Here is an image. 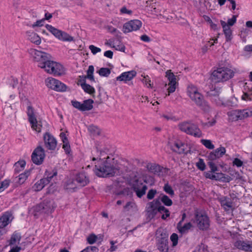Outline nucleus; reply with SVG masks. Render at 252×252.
<instances>
[{
	"label": "nucleus",
	"mask_w": 252,
	"mask_h": 252,
	"mask_svg": "<svg viewBox=\"0 0 252 252\" xmlns=\"http://www.w3.org/2000/svg\"><path fill=\"white\" fill-rule=\"evenodd\" d=\"M29 52L37 66L45 72L55 76H61L65 74V68L61 63L52 60L50 55L35 48H30Z\"/></svg>",
	"instance_id": "f257e3e1"
},
{
	"label": "nucleus",
	"mask_w": 252,
	"mask_h": 252,
	"mask_svg": "<svg viewBox=\"0 0 252 252\" xmlns=\"http://www.w3.org/2000/svg\"><path fill=\"white\" fill-rule=\"evenodd\" d=\"M92 161L95 165L94 172L98 177L112 176L124 172V166L118 164L112 157H93Z\"/></svg>",
	"instance_id": "f03ea898"
},
{
	"label": "nucleus",
	"mask_w": 252,
	"mask_h": 252,
	"mask_svg": "<svg viewBox=\"0 0 252 252\" xmlns=\"http://www.w3.org/2000/svg\"><path fill=\"white\" fill-rule=\"evenodd\" d=\"M152 185L154 183V178L150 176L141 177L140 175L133 174L129 181L130 185L132 187L138 197H141L145 194L147 188L142 181Z\"/></svg>",
	"instance_id": "7ed1b4c3"
},
{
	"label": "nucleus",
	"mask_w": 252,
	"mask_h": 252,
	"mask_svg": "<svg viewBox=\"0 0 252 252\" xmlns=\"http://www.w3.org/2000/svg\"><path fill=\"white\" fill-rule=\"evenodd\" d=\"M236 69L235 68L228 66L220 67L214 70L211 74L212 80L216 83H223L232 78Z\"/></svg>",
	"instance_id": "20e7f679"
},
{
	"label": "nucleus",
	"mask_w": 252,
	"mask_h": 252,
	"mask_svg": "<svg viewBox=\"0 0 252 252\" xmlns=\"http://www.w3.org/2000/svg\"><path fill=\"white\" fill-rule=\"evenodd\" d=\"M19 96L21 102L23 106L27 107H32L31 103L28 97L29 96L32 92V87L27 82V78L26 76L22 77L20 83V86L18 88Z\"/></svg>",
	"instance_id": "39448f33"
},
{
	"label": "nucleus",
	"mask_w": 252,
	"mask_h": 252,
	"mask_svg": "<svg viewBox=\"0 0 252 252\" xmlns=\"http://www.w3.org/2000/svg\"><path fill=\"white\" fill-rule=\"evenodd\" d=\"M56 207V205L53 200L45 199L34 206L31 211L35 216H36L41 214H51Z\"/></svg>",
	"instance_id": "423d86ee"
},
{
	"label": "nucleus",
	"mask_w": 252,
	"mask_h": 252,
	"mask_svg": "<svg viewBox=\"0 0 252 252\" xmlns=\"http://www.w3.org/2000/svg\"><path fill=\"white\" fill-rule=\"evenodd\" d=\"M45 27L48 31L59 40L67 42L74 41L76 43V45L79 44V47H82V45L80 44L82 42L81 40L75 39L66 32L60 30L52 25L46 24Z\"/></svg>",
	"instance_id": "0eeeda50"
},
{
	"label": "nucleus",
	"mask_w": 252,
	"mask_h": 252,
	"mask_svg": "<svg viewBox=\"0 0 252 252\" xmlns=\"http://www.w3.org/2000/svg\"><path fill=\"white\" fill-rule=\"evenodd\" d=\"M187 93L190 99L197 105L203 106L205 104L203 95L196 86L193 85H189Z\"/></svg>",
	"instance_id": "6e6552de"
},
{
	"label": "nucleus",
	"mask_w": 252,
	"mask_h": 252,
	"mask_svg": "<svg viewBox=\"0 0 252 252\" xmlns=\"http://www.w3.org/2000/svg\"><path fill=\"white\" fill-rule=\"evenodd\" d=\"M180 129L186 133L196 137L202 136V132L197 125L190 122H184L179 125Z\"/></svg>",
	"instance_id": "1a4fd4ad"
},
{
	"label": "nucleus",
	"mask_w": 252,
	"mask_h": 252,
	"mask_svg": "<svg viewBox=\"0 0 252 252\" xmlns=\"http://www.w3.org/2000/svg\"><path fill=\"white\" fill-rule=\"evenodd\" d=\"M88 183V179L85 174L81 173L76 176L75 181L68 180L65 183V188L67 189H74L77 187H84L87 185Z\"/></svg>",
	"instance_id": "9d476101"
},
{
	"label": "nucleus",
	"mask_w": 252,
	"mask_h": 252,
	"mask_svg": "<svg viewBox=\"0 0 252 252\" xmlns=\"http://www.w3.org/2000/svg\"><path fill=\"white\" fill-rule=\"evenodd\" d=\"M168 235L166 230L161 228H158L156 233V238L157 242L160 243L161 246L160 249L163 252H168L167 239Z\"/></svg>",
	"instance_id": "9b49d317"
},
{
	"label": "nucleus",
	"mask_w": 252,
	"mask_h": 252,
	"mask_svg": "<svg viewBox=\"0 0 252 252\" xmlns=\"http://www.w3.org/2000/svg\"><path fill=\"white\" fill-rule=\"evenodd\" d=\"M46 178H43L37 181L32 187V189L34 191H39L41 190L44 186L50 183L57 175V172L53 171L49 173V171L46 172Z\"/></svg>",
	"instance_id": "f8f14e48"
},
{
	"label": "nucleus",
	"mask_w": 252,
	"mask_h": 252,
	"mask_svg": "<svg viewBox=\"0 0 252 252\" xmlns=\"http://www.w3.org/2000/svg\"><path fill=\"white\" fill-rule=\"evenodd\" d=\"M27 113L32 129L37 132H40L42 125L41 122L37 121L32 107H29L27 109Z\"/></svg>",
	"instance_id": "ddd939ff"
},
{
	"label": "nucleus",
	"mask_w": 252,
	"mask_h": 252,
	"mask_svg": "<svg viewBox=\"0 0 252 252\" xmlns=\"http://www.w3.org/2000/svg\"><path fill=\"white\" fill-rule=\"evenodd\" d=\"M164 210V207L162 206L159 200H154L153 201L147 204L146 206V210L149 214L150 217H154L157 213L160 210Z\"/></svg>",
	"instance_id": "4468645a"
},
{
	"label": "nucleus",
	"mask_w": 252,
	"mask_h": 252,
	"mask_svg": "<svg viewBox=\"0 0 252 252\" xmlns=\"http://www.w3.org/2000/svg\"><path fill=\"white\" fill-rule=\"evenodd\" d=\"M142 23L137 19L131 20L123 25L122 31L124 33H127L132 31H136L142 27Z\"/></svg>",
	"instance_id": "2eb2a0df"
},
{
	"label": "nucleus",
	"mask_w": 252,
	"mask_h": 252,
	"mask_svg": "<svg viewBox=\"0 0 252 252\" xmlns=\"http://www.w3.org/2000/svg\"><path fill=\"white\" fill-rule=\"evenodd\" d=\"M197 227L202 230L207 229L210 226V221L207 216L204 213L197 212L195 216Z\"/></svg>",
	"instance_id": "dca6fc26"
},
{
	"label": "nucleus",
	"mask_w": 252,
	"mask_h": 252,
	"mask_svg": "<svg viewBox=\"0 0 252 252\" xmlns=\"http://www.w3.org/2000/svg\"><path fill=\"white\" fill-rule=\"evenodd\" d=\"M45 156L44 149L41 147H38L33 151L32 155V159L34 163L39 165L43 162Z\"/></svg>",
	"instance_id": "f3484780"
},
{
	"label": "nucleus",
	"mask_w": 252,
	"mask_h": 252,
	"mask_svg": "<svg viewBox=\"0 0 252 252\" xmlns=\"http://www.w3.org/2000/svg\"><path fill=\"white\" fill-rule=\"evenodd\" d=\"M166 76L168 80V83L166 85L168 87L167 88V91L168 95H169L170 93L175 92L177 85V82L175 75L171 72L170 70L166 71Z\"/></svg>",
	"instance_id": "a211bd4d"
},
{
	"label": "nucleus",
	"mask_w": 252,
	"mask_h": 252,
	"mask_svg": "<svg viewBox=\"0 0 252 252\" xmlns=\"http://www.w3.org/2000/svg\"><path fill=\"white\" fill-rule=\"evenodd\" d=\"M220 89L215 90H211L209 93V94L211 96V100L217 105L219 106H225L226 100L222 96L220 95Z\"/></svg>",
	"instance_id": "6ab92c4d"
},
{
	"label": "nucleus",
	"mask_w": 252,
	"mask_h": 252,
	"mask_svg": "<svg viewBox=\"0 0 252 252\" xmlns=\"http://www.w3.org/2000/svg\"><path fill=\"white\" fill-rule=\"evenodd\" d=\"M229 122H236L245 119L243 109H233L229 110L227 113Z\"/></svg>",
	"instance_id": "aec40b11"
},
{
	"label": "nucleus",
	"mask_w": 252,
	"mask_h": 252,
	"mask_svg": "<svg viewBox=\"0 0 252 252\" xmlns=\"http://www.w3.org/2000/svg\"><path fill=\"white\" fill-rule=\"evenodd\" d=\"M43 137L45 147L50 150H55L57 145L56 138L49 133H46Z\"/></svg>",
	"instance_id": "412c9836"
},
{
	"label": "nucleus",
	"mask_w": 252,
	"mask_h": 252,
	"mask_svg": "<svg viewBox=\"0 0 252 252\" xmlns=\"http://www.w3.org/2000/svg\"><path fill=\"white\" fill-rule=\"evenodd\" d=\"M172 149L179 154L186 153L189 151V147L186 143L177 140L171 146Z\"/></svg>",
	"instance_id": "4be33fe9"
},
{
	"label": "nucleus",
	"mask_w": 252,
	"mask_h": 252,
	"mask_svg": "<svg viewBox=\"0 0 252 252\" xmlns=\"http://www.w3.org/2000/svg\"><path fill=\"white\" fill-rule=\"evenodd\" d=\"M225 152V149L223 147H220L210 152L207 156V158L210 161L215 160L222 157Z\"/></svg>",
	"instance_id": "5701e85b"
},
{
	"label": "nucleus",
	"mask_w": 252,
	"mask_h": 252,
	"mask_svg": "<svg viewBox=\"0 0 252 252\" xmlns=\"http://www.w3.org/2000/svg\"><path fill=\"white\" fill-rule=\"evenodd\" d=\"M136 72L133 70L124 72L117 77V80L126 82L131 80L136 75Z\"/></svg>",
	"instance_id": "b1692460"
},
{
	"label": "nucleus",
	"mask_w": 252,
	"mask_h": 252,
	"mask_svg": "<svg viewBox=\"0 0 252 252\" xmlns=\"http://www.w3.org/2000/svg\"><path fill=\"white\" fill-rule=\"evenodd\" d=\"M208 179L211 180H214L223 183H228L232 180V178L228 175L219 172L216 174L215 176H208Z\"/></svg>",
	"instance_id": "393cba45"
},
{
	"label": "nucleus",
	"mask_w": 252,
	"mask_h": 252,
	"mask_svg": "<svg viewBox=\"0 0 252 252\" xmlns=\"http://www.w3.org/2000/svg\"><path fill=\"white\" fill-rule=\"evenodd\" d=\"M13 217L12 214L9 212L3 214L0 218V228H3L10 223Z\"/></svg>",
	"instance_id": "a878e982"
},
{
	"label": "nucleus",
	"mask_w": 252,
	"mask_h": 252,
	"mask_svg": "<svg viewBox=\"0 0 252 252\" xmlns=\"http://www.w3.org/2000/svg\"><path fill=\"white\" fill-rule=\"evenodd\" d=\"M208 164L210 169V170L205 172L204 173V176L208 179V176L210 175V176H215L216 174L218 173V168L216 164L213 162V161H210L208 162Z\"/></svg>",
	"instance_id": "bb28decb"
},
{
	"label": "nucleus",
	"mask_w": 252,
	"mask_h": 252,
	"mask_svg": "<svg viewBox=\"0 0 252 252\" xmlns=\"http://www.w3.org/2000/svg\"><path fill=\"white\" fill-rule=\"evenodd\" d=\"M124 210L130 215H134L137 212L138 209L136 204L132 201L127 202L124 207Z\"/></svg>",
	"instance_id": "cd10ccee"
},
{
	"label": "nucleus",
	"mask_w": 252,
	"mask_h": 252,
	"mask_svg": "<svg viewBox=\"0 0 252 252\" xmlns=\"http://www.w3.org/2000/svg\"><path fill=\"white\" fill-rule=\"evenodd\" d=\"M221 26L223 29L224 34H225L226 41H228L232 39V32L231 30L229 27H228L225 22L222 20L220 21Z\"/></svg>",
	"instance_id": "c85d7f7f"
},
{
	"label": "nucleus",
	"mask_w": 252,
	"mask_h": 252,
	"mask_svg": "<svg viewBox=\"0 0 252 252\" xmlns=\"http://www.w3.org/2000/svg\"><path fill=\"white\" fill-rule=\"evenodd\" d=\"M251 242L237 241L235 242V246L238 249L245 251H249Z\"/></svg>",
	"instance_id": "c756f323"
},
{
	"label": "nucleus",
	"mask_w": 252,
	"mask_h": 252,
	"mask_svg": "<svg viewBox=\"0 0 252 252\" xmlns=\"http://www.w3.org/2000/svg\"><path fill=\"white\" fill-rule=\"evenodd\" d=\"M31 174V170L25 171L24 173L20 174L16 178V182L19 185L24 183Z\"/></svg>",
	"instance_id": "7c9ffc66"
},
{
	"label": "nucleus",
	"mask_w": 252,
	"mask_h": 252,
	"mask_svg": "<svg viewBox=\"0 0 252 252\" xmlns=\"http://www.w3.org/2000/svg\"><path fill=\"white\" fill-rule=\"evenodd\" d=\"M192 225L188 222L183 225L182 221H180L177 225V229L181 233L188 232L191 227Z\"/></svg>",
	"instance_id": "2f4dec72"
},
{
	"label": "nucleus",
	"mask_w": 252,
	"mask_h": 252,
	"mask_svg": "<svg viewBox=\"0 0 252 252\" xmlns=\"http://www.w3.org/2000/svg\"><path fill=\"white\" fill-rule=\"evenodd\" d=\"M94 101L91 99H89L84 101L82 103V111H88L93 108Z\"/></svg>",
	"instance_id": "473e14b6"
},
{
	"label": "nucleus",
	"mask_w": 252,
	"mask_h": 252,
	"mask_svg": "<svg viewBox=\"0 0 252 252\" xmlns=\"http://www.w3.org/2000/svg\"><path fill=\"white\" fill-rule=\"evenodd\" d=\"M58 79L50 77L47 78L45 80V83L46 86L49 89L53 90L55 89L56 84L57 82Z\"/></svg>",
	"instance_id": "72a5a7b5"
},
{
	"label": "nucleus",
	"mask_w": 252,
	"mask_h": 252,
	"mask_svg": "<svg viewBox=\"0 0 252 252\" xmlns=\"http://www.w3.org/2000/svg\"><path fill=\"white\" fill-rule=\"evenodd\" d=\"M68 87L65 84L58 80L54 90L57 92H63L66 91Z\"/></svg>",
	"instance_id": "f704fd0d"
},
{
	"label": "nucleus",
	"mask_w": 252,
	"mask_h": 252,
	"mask_svg": "<svg viewBox=\"0 0 252 252\" xmlns=\"http://www.w3.org/2000/svg\"><path fill=\"white\" fill-rule=\"evenodd\" d=\"M238 99L235 96H232L229 99L226 101L225 104V107H235L238 106Z\"/></svg>",
	"instance_id": "c9c22d12"
},
{
	"label": "nucleus",
	"mask_w": 252,
	"mask_h": 252,
	"mask_svg": "<svg viewBox=\"0 0 252 252\" xmlns=\"http://www.w3.org/2000/svg\"><path fill=\"white\" fill-rule=\"evenodd\" d=\"M141 76L142 77L141 80L144 85L148 88H152L153 85L149 76L144 73L142 74Z\"/></svg>",
	"instance_id": "e433bc0d"
},
{
	"label": "nucleus",
	"mask_w": 252,
	"mask_h": 252,
	"mask_svg": "<svg viewBox=\"0 0 252 252\" xmlns=\"http://www.w3.org/2000/svg\"><path fill=\"white\" fill-rule=\"evenodd\" d=\"M240 52L244 58L247 59L252 57V48H242Z\"/></svg>",
	"instance_id": "4c0bfd02"
},
{
	"label": "nucleus",
	"mask_w": 252,
	"mask_h": 252,
	"mask_svg": "<svg viewBox=\"0 0 252 252\" xmlns=\"http://www.w3.org/2000/svg\"><path fill=\"white\" fill-rule=\"evenodd\" d=\"M97 73L101 76L107 77L111 73V70L108 68L102 67L97 71Z\"/></svg>",
	"instance_id": "58836bf2"
},
{
	"label": "nucleus",
	"mask_w": 252,
	"mask_h": 252,
	"mask_svg": "<svg viewBox=\"0 0 252 252\" xmlns=\"http://www.w3.org/2000/svg\"><path fill=\"white\" fill-rule=\"evenodd\" d=\"M21 236L18 233H14L12 236L11 240H10V245H16L17 244H19L20 241Z\"/></svg>",
	"instance_id": "ea45409f"
},
{
	"label": "nucleus",
	"mask_w": 252,
	"mask_h": 252,
	"mask_svg": "<svg viewBox=\"0 0 252 252\" xmlns=\"http://www.w3.org/2000/svg\"><path fill=\"white\" fill-rule=\"evenodd\" d=\"M195 165L198 169L201 171H204L206 168V164L204 160L202 158H199L195 163Z\"/></svg>",
	"instance_id": "a19ab883"
},
{
	"label": "nucleus",
	"mask_w": 252,
	"mask_h": 252,
	"mask_svg": "<svg viewBox=\"0 0 252 252\" xmlns=\"http://www.w3.org/2000/svg\"><path fill=\"white\" fill-rule=\"evenodd\" d=\"M82 88L84 91V92L90 94H92L95 92L94 88L87 84L83 85Z\"/></svg>",
	"instance_id": "79ce46f5"
},
{
	"label": "nucleus",
	"mask_w": 252,
	"mask_h": 252,
	"mask_svg": "<svg viewBox=\"0 0 252 252\" xmlns=\"http://www.w3.org/2000/svg\"><path fill=\"white\" fill-rule=\"evenodd\" d=\"M31 41L35 44L38 45L41 43V39L40 37L36 33H33L31 35Z\"/></svg>",
	"instance_id": "37998d69"
},
{
	"label": "nucleus",
	"mask_w": 252,
	"mask_h": 252,
	"mask_svg": "<svg viewBox=\"0 0 252 252\" xmlns=\"http://www.w3.org/2000/svg\"><path fill=\"white\" fill-rule=\"evenodd\" d=\"M201 143L207 148L209 149H213L215 148L214 145L211 140L207 139L201 140Z\"/></svg>",
	"instance_id": "c03bdc74"
},
{
	"label": "nucleus",
	"mask_w": 252,
	"mask_h": 252,
	"mask_svg": "<svg viewBox=\"0 0 252 252\" xmlns=\"http://www.w3.org/2000/svg\"><path fill=\"white\" fill-rule=\"evenodd\" d=\"M98 237H100V236H98L94 234H91L87 237V241L90 244H94L97 241Z\"/></svg>",
	"instance_id": "a18cd8bd"
},
{
	"label": "nucleus",
	"mask_w": 252,
	"mask_h": 252,
	"mask_svg": "<svg viewBox=\"0 0 252 252\" xmlns=\"http://www.w3.org/2000/svg\"><path fill=\"white\" fill-rule=\"evenodd\" d=\"M162 202L166 206H170L172 204V201L166 195H164L160 198Z\"/></svg>",
	"instance_id": "49530a36"
},
{
	"label": "nucleus",
	"mask_w": 252,
	"mask_h": 252,
	"mask_svg": "<svg viewBox=\"0 0 252 252\" xmlns=\"http://www.w3.org/2000/svg\"><path fill=\"white\" fill-rule=\"evenodd\" d=\"M26 165V162L25 160H20L16 162L15 164V170L17 171L23 169Z\"/></svg>",
	"instance_id": "de8ad7c7"
},
{
	"label": "nucleus",
	"mask_w": 252,
	"mask_h": 252,
	"mask_svg": "<svg viewBox=\"0 0 252 252\" xmlns=\"http://www.w3.org/2000/svg\"><path fill=\"white\" fill-rule=\"evenodd\" d=\"M60 138L63 143L68 142V133L67 131H62L60 134Z\"/></svg>",
	"instance_id": "09e8293b"
},
{
	"label": "nucleus",
	"mask_w": 252,
	"mask_h": 252,
	"mask_svg": "<svg viewBox=\"0 0 252 252\" xmlns=\"http://www.w3.org/2000/svg\"><path fill=\"white\" fill-rule=\"evenodd\" d=\"M94 71V67L93 65H90L87 70V77L91 80H94V77L93 75Z\"/></svg>",
	"instance_id": "8fccbe9b"
},
{
	"label": "nucleus",
	"mask_w": 252,
	"mask_h": 252,
	"mask_svg": "<svg viewBox=\"0 0 252 252\" xmlns=\"http://www.w3.org/2000/svg\"><path fill=\"white\" fill-rule=\"evenodd\" d=\"M170 241L172 243V246L175 247L177 246L178 243V236L176 233H173L170 238Z\"/></svg>",
	"instance_id": "3c124183"
},
{
	"label": "nucleus",
	"mask_w": 252,
	"mask_h": 252,
	"mask_svg": "<svg viewBox=\"0 0 252 252\" xmlns=\"http://www.w3.org/2000/svg\"><path fill=\"white\" fill-rule=\"evenodd\" d=\"M221 204L225 210L230 208L232 206L231 203L225 198L221 200Z\"/></svg>",
	"instance_id": "603ef678"
},
{
	"label": "nucleus",
	"mask_w": 252,
	"mask_h": 252,
	"mask_svg": "<svg viewBox=\"0 0 252 252\" xmlns=\"http://www.w3.org/2000/svg\"><path fill=\"white\" fill-rule=\"evenodd\" d=\"M10 181L9 180H5L0 183V192L6 189L9 185Z\"/></svg>",
	"instance_id": "864d4df0"
},
{
	"label": "nucleus",
	"mask_w": 252,
	"mask_h": 252,
	"mask_svg": "<svg viewBox=\"0 0 252 252\" xmlns=\"http://www.w3.org/2000/svg\"><path fill=\"white\" fill-rule=\"evenodd\" d=\"M238 16V15H233L231 18L228 19L227 23H226L228 27H230V26H232L236 23Z\"/></svg>",
	"instance_id": "5fc2aeb1"
},
{
	"label": "nucleus",
	"mask_w": 252,
	"mask_h": 252,
	"mask_svg": "<svg viewBox=\"0 0 252 252\" xmlns=\"http://www.w3.org/2000/svg\"><path fill=\"white\" fill-rule=\"evenodd\" d=\"M163 189L167 194L171 196H173L174 194V192L172 188L167 184L164 185Z\"/></svg>",
	"instance_id": "6e6d98bb"
},
{
	"label": "nucleus",
	"mask_w": 252,
	"mask_h": 252,
	"mask_svg": "<svg viewBox=\"0 0 252 252\" xmlns=\"http://www.w3.org/2000/svg\"><path fill=\"white\" fill-rule=\"evenodd\" d=\"M108 31L109 32L115 34L117 36H119V34H121V32L119 31L111 26H108Z\"/></svg>",
	"instance_id": "4d7b16f0"
},
{
	"label": "nucleus",
	"mask_w": 252,
	"mask_h": 252,
	"mask_svg": "<svg viewBox=\"0 0 252 252\" xmlns=\"http://www.w3.org/2000/svg\"><path fill=\"white\" fill-rule=\"evenodd\" d=\"M244 119L252 117V107L243 109Z\"/></svg>",
	"instance_id": "13d9d810"
},
{
	"label": "nucleus",
	"mask_w": 252,
	"mask_h": 252,
	"mask_svg": "<svg viewBox=\"0 0 252 252\" xmlns=\"http://www.w3.org/2000/svg\"><path fill=\"white\" fill-rule=\"evenodd\" d=\"M216 120L214 118H212L210 121L206 123H203L202 125L205 127H208L214 126L216 124Z\"/></svg>",
	"instance_id": "bf43d9fd"
},
{
	"label": "nucleus",
	"mask_w": 252,
	"mask_h": 252,
	"mask_svg": "<svg viewBox=\"0 0 252 252\" xmlns=\"http://www.w3.org/2000/svg\"><path fill=\"white\" fill-rule=\"evenodd\" d=\"M162 214L161 218L163 220L166 219L167 217H169L170 213L168 209L164 207V210H160L159 212Z\"/></svg>",
	"instance_id": "052dcab7"
},
{
	"label": "nucleus",
	"mask_w": 252,
	"mask_h": 252,
	"mask_svg": "<svg viewBox=\"0 0 252 252\" xmlns=\"http://www.w3.org/2000/svg\"><path fill=\"white\" fill-rule=\"evenodd\" d=\"M71 104L75 108L82 111V103L76 100H72Z\"/></svg>",
	"instance_id": "680f3d73"
},
{
	"label": "nucleus",
	"mask_w": 252,
	"mask_h": 252,
	"mask_svg": "<svg viewBox=\"0 0 252 252\" xmlns=\"http://www.w3.org/2000/svg\"><path fill=\"white\" fill-rule=\"evenodd\" d=\"M121 14H126L128 15H131L133 11L131 10H128L126 8V6H123L120 10Z\"/></svg>",
	"instance_id": "e2e57ef3"
},
{
	"label": "nucleus",
	"mask_w": 252,
	"mask_h": 252,
	"mask_svg": "<svg viewBox=\"0 0 252 252\" xmlns=\"http://www.w3.org/2000/svg\"><path fill=\"white\" fill-rule=\"evenodd\" d=\"M63 148L64 149L66 154H69L71 151L69 142L63 143Z\"/></svg>",
	"instance_id": "0e129e2a"
},
{
	"label": "nucleus",
	"mask_w": 252,
	"mask_h": 252,
	"mask_svg": "<svg viewBox=\"0 0 252 252\" xmlns=\"http://www.w3.org/2000/svg\"><path fill=\"white\" fill-rule=\"evenodd\" d=\"M233 164L238 167H241L243 165V161L238 158H235L233 160Z\"/></svg>",
	"instance_id": "69168bd1"
},
{
	"label": "nucleus",
	"mask_w": 252,
	"mask_h": 252,
	"mask_svg": "<svg viewBox=\"0 0 252 252\" xmlns=\"http://www.w3.org/2000/svg\"><path fill=\"white\" fill-rule=\"evenodd\" d=\"M241 99L244 101H249L252 99V95L247 93H244L241 96Z\"/></svg>",
	"instance_id": "338daca9"
},
{
	"label": "nucleus",
	"mask_w": 252,
	"mask_h": 252,
	"mask_svg": "<svg viewBox=\"0 0 252 252\" xmlns=\"http://www.w3.org/2000/svg\"><path fill=\"white\" fill-rule=\"evenodd\" d=\"M156 193H157V191L156 190H154V189L150 190L148 191V194H147V198L149 199H153Z\"/></svg>",
	"instance_id": "774afa93"
}]
</instances>
